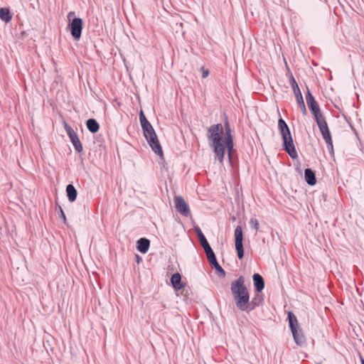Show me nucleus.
<instances>
[{"label":"nucleus","instance_id":"1","mask_svg":"<svg viewBox=\"0 0 364 364\" xmlns=\"http://www.w3.org/2000/svg\"><path fill=\"white\" fill-rule=\"evenodd\" d=\"M225 127V132H224L221 124L212 125L208 130L209 145L213 149L215 160H218L221 164L223 163L225 149H228L230 161L233 151V140L230 129L228 124H226Z\"/></svg>","mask_w":364,"mask_h":364},{"label":"nucleus","instance_id":"2","mask_svg":"<svg viewBox=\"0 0 364 364\" xmlns=\"http://www.w3.org/2000/svg\"><path fill=\"white\" fill-rule=\"evenodd\" d=\"M231 291L233 294L237 307L242 311H250L249 308L250 296L249 292L245 286V279L240 276L231 284Z\"/></svg>","mask_w":364,"mask_h":364},{"label":"nucleus","instance_id":"3","mask_svg":"<svg viewBox=\"0 0 364 364\" xmlns=\"http://www.w3.org/2000/svg\"><path fill=\"white\" fill-rule=\"evenodd\" d=\"M139 120L141 128L143 129L144 137L146 138L150 147L156 154L161 156L163 155V151L161 146L159 144V141L158 140L156 134L152 125L146 119L142 111H141L139 114Z\"/></svg>","mask_w":364,"mask_h":364},{"label":"nucleus","instance_id":"4","mask_svg":"<svg viewBox=\"0 0 364 364\" xmlns=\"http://www.w3.org/2000/svg\"><path fill=\"white\" fill-rule=\"evenodd\" d=\"M278 127L280 130L283 139V144L285 151L289 156L295 159L297 157V152L294 145L293 139L287 123L282 119H279L278 122Z\"/></svg>","mask_w":364,"mask_h":364},{"label":"nucleus","instance_id":"5","mask_svg":"<svg viewBox=\"0 0 364 364\" xmlns=\"http://www.w3.org/2000/svg\"><path fill=\"white\" fill-rule=\"evenodd\" d=\"M306 100L309 109L311 111V114H313L315 121L318 122L320 120L324 119L325 117L321 114L318 103L316 102L309 90L307 91V94L306 95Z\"/></svg>","mask_w":364,"mask_h":364},{"label":"nucleus","instance_id":"6","mask_svg":"<svg viewBox=\"0 0 364 364\" xmlns=\"http://www.w3.org/2000/svg\"><path fill=\"white\" fill-rule=\"evenodd\" d=\"M316 124L322 134L323 139L327 144L328 149L333 150V141L326 119L320 120L316 122Z\"/></svg>","mask_w":364,"mask_h":364},{"label":"nucleus","instance_id":"7","mask_svg":"<svg viewBox=\"0 0 364 364\" xmlns=\"http://www.w3.org/2000/svg\"><path fill=\"white\" fill-rule=\"evenodd\" d=\"M290 82L291 87L293 89V91L294 92L295 97L296 98L297 102L301 108V110L304 115H306L307 114L306 108L304 104V101L301 95V92L300 91V89L298 86V84L296 83L294 77L291 75L290 78Z\"/></svg>","mask_w":364,"mask_h":364},{"label":"nucleus","instance_id":"8","mask_svg":"<svg viewBox=\"0 0 364 364\" xmlns=\"http://www.w3.org/2000/svg\"><path fill=\"white\" fill-rule=\"evenodd\" d=\"M64 128L75 150L77 152H81L82 151V145L75 132L66 122H64Z\"/></svg>","mask_w":364,"mask_h":364},{"label":"nucleus","instance_id":"9","mask_svg":"<svg viewBox=\"0 0 364 364\" xmlns=\"http://www.w3.org/2000/svg\"><path fill=\"white\" fill-rule=\"evenodd\" d=\"M235 249L237 252V257L239 259H242L244 256V250H243V245H242V239H243V235H242V230L240 226H237L235 230Z\"/></svg>","mask_w":364,"mask_h":364},{"label":"nucleus","instance_id":"10","mask_svg":"<svg viewBox=\"0 0 364 364\" xmlns=\"http://www.w3.org/2000/svg\"><path fill=\"white\" fill-rule=\"evenodd\" d=\"M69 28L73 37L75 40H79L81 36L82 29V21L80 18H73L69 23Z\"/></svg>","mask_w":364,"mask_h":364},{"label":"nucleus","instance_id":"11","mask_svg":"<svg viewBox=\"0 0 364 364\" xmlns=\"http://www.w3.org/2000/svg\"><path fill=\"white\" fill-rule=\"evenodd\" d=\"M174 203L176 210L180 214L186 217L190 215L189 206L183 197L176 196L174 198Z\"/></svg>","mask_w":364,"mask_h":364},{"label":"nucleus","instance_id":"12","mask_svg":"<svg viewBox=\"0 0 364 364\" xmlns=\"http://www.w3.org/2000/svg\"><path fill=\"white\" fill-rule=\"evenodd\" d=\"M291 333L296 345L299 346H304L306 343V338L301 328L291 331Z\"/></svg>","mask_w":364,"mask_h":364},{"label":"nucleus","instance_id":"13","mask_svg":"<svg viewBox=\"0 0 364 364\" xmlns=\"http://www.w3.org/2000/svg\"><path fill=\"white\" fill-rule=\"evenodd\" d=\"M171 282L173 287L176 290L181 289L184 287L181 282V276L179 273H175L171 276Z\"/></svg>","mask_w":364,"mask_h":364},{"label":"nucleus","instance_id":"14","mask_svg":"<svg viewBox=\"0 0 364 364\" xmlns=\"http://www.w3.org/2000/svg\"><path fill=\"white\" fill-rule=\"evenodd\" d=\"M150 245V242L148 239L141 238L137 241V250L145 254L148 252Z\"/></svg>","mask_w":364,"mask_h":364},{"label":"nucleus","instance_id":"15","mask_svg":"<svg viewBox=\"0 0 364 364\" xmlns=\"http://www.w3.org/2000/svg\"><path fill=\"white\" fill-rule=\"evenodd\" d=\"M253 282L255 289L257 291H261L264 287V282L263 278L259 274L253 275Z\"/></svg>","mask_w":364,"mask_h":364},{"label":"nucleus","instance_id":"16","mask_svg":"<svg viewBox=\"0 0 364 364\" xmlns=\"http://www.w3.org/2000/svg\"><path fill=\"white\" fill-rule=\"evenodd\" d=\"M288 320L291 331L300 328L296 316L291 311L288 312Z\"/></svg>","mask_w":364,"mask_h":364},{"label":"nucleus","instance_id":"17","mask_svg":"<svg viewBox=\"0 0 364 364\" xmlns=\"http://www.w3.org/2000/svg\"><path fill=\"white\" fill-rule=\"evenodd\" d=\"M304 175L305 180L308 184H309L310 186H314L316 184V179L315 177V174L310 168L305 169Z\"/></svg>","mask_w":364,"mask_h":364},{"label":"nucleus","instance_id":"18","mask_svg":"<svg viewBox=\"0 0 364 364\" xmlns=\"http://www.w3.org/2000/svg\"><path fill=\"white\" fill-rule=\"evenodd\" d=\"M66 193L70 202L73 203L76 200L77 191L72 184H69L67 186Z\"/></svg>","mask_w":364,"mask_h":364},{"label":"nucleus","instance_id":"19","mask_svg":"<svg viewBox=\"0 0 364 364\" xmlns=\"http://www.w3.org/2000/svg\"><path fill=\"white\" fill-rule=\"evenodd\" d=\"M0 18L5 23H9L12 18V15L7 8L0 9Z\"/></svg>","mask_w":364,"mask_h":364},{"label":"nucleus","instance_id":"20","mask_svg":"<svg viewBox=\"0 0 364 364\" xmlns=\"http://www.w3.org/2000/svg\"><path fill=\"white\" fill-rule=\"evenodd\" d=\"M88 130L92 133H96L100 128L99 124L94 119H90L86 122Z\"/></svg>","mask_w":364,"mask_h":364},{"label":"nucleus","instance_id":"21","mask_svg":"<svg viewBox=\"0 0 364 364\" xmlns=\"http://www.w3.org/2000/svg\"><path fill=\"white\" fill-rule=\"evenodd\" d=\"M204 251H205V252L206 254L207 258H208V259L210 263L213 262L215 260H216V257H215V253L213 251L211 247L208 248L207 250H205Z\"/></svg>","mask_w":364,"mask_h":364},{"label":"nucleus","instance_id":"22","mask_svg":"<svg viewBox=\"0 0 364 364\" xmlns=\"http://www.w3.org/2000/svg\"><path fill=\"white\" fill-rule=\"evenodd\" d=\"M210 264L214 266V267L215 268V269L218 271L220 276L225 277V272L224 269L221 267V266L218 264L217 259L213 261V262H210Z\"/></svg>","mask_w":364,"mask_h":364},{"label":"nucleus","instance_id":"23","mask_svg":"<svg viewBox=\"0 0 364 364\" xmlns=\"http://www.w3.org/2000/svg\"><path fill=\"white\" fill-rule=\"evenodd\" d=\"M250 225L252 228H255L256 230L259 229V221L256 218H251L250 220Z\"/></svg>","mask_w":364,"mask_h":364},{"label":"nucleus","instance_id":"24","mask_svg":"<svg viewBox=\"0 0 364 364\" xmlns=\"http://www.w3.org/2000/svg\"><path fill=\"white\" fill-rule=\"evenodd\" d=\"M200 242L204 250L210 247L205 237L200 240Z\"/></svg>","mask_w":364,"mask_h":364},{"label":"nucleus","instance_id":"25","mask_svg":"<svg viewBox=\"0 0 364 364\" xmlns=\"http://www.w3.org/2000/svg\"><path fill=\"white\" fill-rule=\"evenodd\" d=\"M195 231L198 237L199 240H201L202 238L205 237L203 233L202 232L201 230L198 227L195 228Z\"/></svg>","mask_w":364,"mask_h":364},{"label":"nucleus","instance_id":"26","mask_svg":"<svg viewBox=\"0 0 364 364\" xmlns=\"http://www.w3.org/2000/svg\"><path fill=\"white\" fill-rule=\"evenodd\" d=\"M201 70H202V77H203V78L207 77L208 76V75H209V71H208V70H207V69H205V68H201Z\"/></svg>","mask_w":364,"mask_h":364},{"label":"nucleus","instance_id":"27","mask_svg":"<svg viewBox=\"0 0 364 364\" xmlns=\"http://www.w3.org/2000/svg\"><path fill=\"white\" fill-rule=\"evenodd\" d=\"M59 210H60V217L63 218V221L65 222L66 221V217H65V215L62 209V208L60 206H59Z\"/></svg>","mask_w":364,"mask_h":364},{"label":"nucleus","instance_id":"28","mask_svg":"<svg viewBox=\"0 0 364 364\" xmlns=\"http://www.w3.org/2000/svg\"><path fill=\"white\" fill-rule=\"evenodd\" d=\"M75 16V12L74 11H70L68 13V19L70 21L71 18L74 17Z\"/></svg>","mask_w":364,"mask_h":364},{"label":"nucleus","instance_id":"29","mask_svg":"<svg viewBox=\"0 0 364 364\" xmlns=\"http://www.w3.org/2000/svg\"><path fill=\"white\" fill-rule=\"evenodd\" d=\"M360 362L361 364H364V359L363 358H360Z\"/></svg>","mask_w":364,"mask_h":364}]
</instances>
